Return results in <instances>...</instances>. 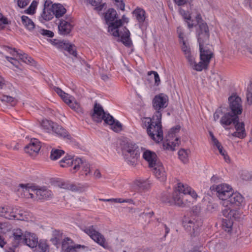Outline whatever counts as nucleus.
Instances as JSON below:
<instances>
[{
  "instance_id": "obj_1",
  "label": "nucleus",
  "mask_w": 252,
  "mask_h": 252,
  "mask_svg": "<svg viewBox=\"0 0 252 252\" xmlns=\"http://www.w3.org/2000/svg\"><path fill=\"white\" fill-rule=\"evenodd\" d=\"M244 202V197L239 192H232L226 200L221 202L225 207L222 210V213L225 218H240L241 214L237 209L242 206Z\"/></svg>"
},
{
  "instance_id": "obj_2",
  "label": "nucleus",
  "mask_w": 252,
  "mask_h": 252,
  "mask_svg": "<svg viewBox=\"0 0 252 252\" xmlns=\"http://www.w3.org/2000/svg\"><path fill=\"white\" fill-rule=\"evenodd\" d=\"M162 114L159 112L155 113L153 115V123L149 125L147 128V133L153 140L157 142H159L163 140V131L161 124Z\"/></svg>"
},
{
  "instance_id": "obj_3",
  "label": "nucleus",
  "mask_w": 252,
  "mask_h": 252,
  "mask_svg": "<svg viewBox=\"0 0 252 252\" xmlns=\"http://www.w3.org/2000/svg\"><path fill=\"white\" fill-rule=\"evenodd\" d=\"M118 14L114 8H109L104 15L105 19L107 24H109L108 31L112 32V35L115 37H119L120 34L118 28L122 25L121 20H114L118 18Z\"/></svg>"
},
{
  "instance_id": "obj_4",
  "label": "nucleus",
  "mask_w": 252,
  "mask_h": 252,
  "mask_svg": "<svg viewBox=\"0 0 252 252\" xmlns=\"http://www.w3.org/2000/svg\"><path fill=\"white\" fill-rule=\"evenodd\" d=\"M122 150L127 163L132 166L135 165L140 155L138 146L135 144L127 142L123 146Z\"/></svg>"
},
{
  "instance_id": "obj_5",
  "label": "nucleus",
  "mask_w": 252,
  "mask_h": 252,
  "mask_svg": "<svg viewBox=\"0 0 252 252\" xmlns=\"http://www.w3.org/2000/svg\"><path fill=\"white\" fill-rule=\"evenodd\" d=\"M180 129V126H177L171 128L165 137V141L162 143L163 148L165 150L174 151L175 147L179 145L180 139L176 136Z\"/></svg>"
},
{
  "instance_id": "obj_6",
  "label": "nucleus",
  "mask_w": 252,
  "mask_h": 252,
  "mask_svg": "<svg viewBox=\"0 0 252 252\" xmlns=\"http://www.w3.org/2000/svg\"><path fill=\"white\" fill-rule=\"evenodd\" d=\"M57 46L59 48L64 49L67 51L70 55H73L75 59L69 58L68 59L67 63L72 67L73 70H76V68L78 67L81 63L80 61L77 59V52L75 46L68 42L67 41H60L58 43Z\"/></svg>"
},
{
  "instance_id": "obj_7",
  "label": "nucleus",
  "mask_w": 252,
  "mask_h": 252,
  "mask_svg": "<svg viewBox=\"0 0 252 252\" xmlns=\"http://www.w3.org/2000/svg\"><path fill=\"white\" fill-rule=\"evenodd\" d=\"M191 193V188L179 183L173 193L172 199L173 203L180 207L185 205L184 195Z\"/></svg>"
},
{
  "instance_id": "obj_8",
  "label": "nucleus",
  "mask_w": 252,
  "mask_h": 252,
  "mask_svg": "<svg viewBox=\"0 0 252 252\" xmlns=\"http://www.w3.org/2000/svg\"><path fill=\"white\" fill-rule=\"evenodd\" d=\"M220 123L224 127L232 124L234 126L236 131L243 132L245 137L246 135L244 123L243 122H239L238 116L231 117L230 112L225 113L220 119Z\"/></svg>"
},
{
  "instance_id": "obj_9",
  "label": "nucleus",
  "mask_w": 252,
  "mask_h": 252,
  "mask_svg": "<svg viewBox=\"0 0 252 252\" xmlns=\"http://www.w3.org/2000/svg\"><path fill=\"white\" fill-rule=\"evenodd\" d=\"M92 117L97 123H100L102 120L107 124H112L114 122V118L109 114L105 113L101 105L96 103L94 105Z\"/></svg>"
},
{
  "instance_id": "obj_10",
  "label": "nucleus",
  "mask_w": 252,
  "mask_h": 252,
  "mask_svg": "<svg viewBox=\"0 0 252 252\" xmlns=\"http://www.w3.org/2000/svg\"><path fill=\"white\" fill-rule=\"evenodd\" d=\"M199 52L200 62L197 63L195 62L192 66L193 69L197 71H201L203 69H207L211 59L214 56L212 51L199 50Z\"/></svg>"
},
{
  "instance_id": "obj_11",
  "label": "nucleus",
  "mask_w": 252,
  "mask_h": 252,
  "mask_svg": "<svg viewBox=\"0 0 252 252\" xmlns=\"http://www.w3.org/2000/svg\"><path fill=\"white\" fill-rule=\"evenodd\" d=\"M229 108L231 110V117L240 115L242 113L243 108L241 98L236 94H233L228 97Z\"/></svg>"
},
{
  "instance_id": "obj_12",
  "label": "nucleus",
  "mask_w": 252,
  "mask_h": 252,
  "mask_svg": "<svg viewBox=\"0 0 252 252\" xmlns=\"http://www.w3.org/2000/svg\"><path fill=\"white\" fill-rule=\"evenodd\" d=\"M183 225L191 236H195L199 232L201 222L195 219H187L183 220Z\"/></svg>"
},
{
  "instance_id": "obj_13",
  "label": "nucleus",
  "mask_w": 252,
  "mask_h": 252,
  "mask_svg": "<svg viewBox=\"0 0 252 252\" xmlns=\"http://www.w3.org/2000/svg\"><path fill=\"white\" fill-rule=\"evenodd\" d=\"M168 98L166 95L160 94L156 95L153 99V107L156 111L155 113H161V110L165 108L168 105Z\"/></svg>"
},
{
  "instance_id": "obj_14",
  "label": "nucleus",
  "mask_w": 252,
  "mask_h": 252,
  "mask_svg": "<svg viewBox=\"0 0 252 252\" xmlns=\"http://www.w3.org/2000/svg\"><path fill=\"white\" fill-rule=\"evenodd\" d=\"M84 245L75 244L73 240L68 237L65 238L62 242L61 252H78L81 248L85 249Z\"/></svg>"
},
{
  "instance_id": "obj_15",
  "label": "nucleus",
  "mask_w": 252,
  "mask_h": 252,
  "mask_svg": "<svg viewBox=\"0 0 252 252\" xmlns=\"http://www.w3.org/2000/svg\"><path fill=\"white\" fill-rule=\"evenodd\" d=\"M199 50L212 51L209 44L210 33H196Z\"/></svg>"
},
{
  "instance_id": "obj_16",
  "label": "nucleus",
  "mask_w": 252,
  "mask_h": 252,
  "mask_svg": "<svg viewBox=\"0 0 252 252\" xmlns=\"http://www.w3.org/2000/svg\"><path fill=\"white\" fill-rule=\"evenodd\" d=\"M217 194L221 201H225L232 192L230 187L226 184H220L216 188Z\"/></svg>"
},
{
  "instance_id": "obj_17",
  "label": "nucleus",
  "mask_w": 252,
  "mask_h": 252,
  "mask_svg": "<svg viewBox=\"0 0 252 252\" xmlns=\"http://www.w3.org/2000/svg\"><path fill=\"white\" fill-rule=\"evenodd\" d=\"M13 246L17 247L20 243H24L25 237H28L26 235V231L24 232L20 228L14 229L12 231Z\"/></svg>"
},
{
  "instance_id": "obj_18",
  "label": "nucleus",
  "mask_w": 252,
  "mask_h": 252,
  "mask_svg": "<svg viewBox=\"0 0 252 252\" xmlns=\"http://www.w3.org/2000/svg\"><path fill=\"white\" fill-rule=\"evenodd\" d=\"M18 190L23 192V196L26 198H33L35 193L36 186L31 184H20Z\"/></svg>"
},
{
  "instance_id": "obj_19",
  "label": "nucleus",
  "mask_w": 252,
  "mask_h": 252,
  "mask_svg": "<svg viewBox=\"0 0 252 252\" xmlns=\"http://www.w3.org/2000/svg\"><path fill=\"white\" fill-rule=\"evenodd\" d=\"M41 147L40 142L37 139H33L25 147V151L30 155L33 156L38 153Z\"/></svg>"
},
{
  "instance_id": "obj_20",
  "label": "nucleus",
  "mask_w": 252,
  "mask_h": 252,
  "mask_svg": "<svg viewBox=\"0 0 252 252\" xmlns=\"http://www.w3.org/2000/svg\"><path fill=\"white\" fill-rule=\"evenodd\" d=\"M142 156L143 158L148 162L150 167L157 165V163L159 162L156 154L150 150H145Z\"/></svg>"
},
{
  "instance_id": "obj_21",
  "label": "nucleus",
  "mask_w": 252,
  "mask_h": 252,
  "mask_svg": "<svg viewBox=\"0 0 252 252\" xmlns=\"http://www.w3.org/2000/svg\"><path fill=\"white\" fill-rule=\"evenodd\" d=\"M37 200L48 199L52 197V191L46 188H38L36 186L35 193Z\"/></svg>"
},
{
  "instance_id": "obj_22",
  "label": "nucleus",
  "mask_w": 252,
  "mask_h": 252,
  "mask_svg": "<svg viewBox=\"0 0 252 252\" xmlns=\"http://www.w3.org/2000/svg\"><path fill=\"white\" fill-rule=\"evenodd\" d=\"M74 166L73 169L75 170H78L80 167H82V170L84 171L85 175L87 176L90 173V168L89 163L84 161L82 159L77 158L75 159Z\"/></svg>"
},
{
  "instance_id": "obj_23",
  "label": "nucleus",
  "mask_w": 252,
  "mask_h": 252,
  "mask_svg": "<svg viewBox=\"0 0 252 252\" xmlns=\"http://www.w3.org/2000/svg\"><path fill=\"white\" fill-rule=\"evenodd\" d=\"M72 28L71 24L67 21L62 20L60 21L58 26L59 32L62 35H67L69 34Z\"/></svg>"
},
{
  "instance_id": "obj_24",
  "label": "nucleus",
  "mask_w": 252,
  "mask_h": 252,
  "mask_svg": "<svg viewBox=\"0 0 252 252\" xmlns=\"http://www.w3.org/2000/svg\"><path fill=\"white\" fill-rule=\"evenodd\" d=\"M0 216L8 220L20 219L18 218L17 216L12 211L11 209L7 207H0Z\"/></svg>"
},
{
  "instance_id": "obj_25",
  "label": "nucleus",
  "mask_w": 252,
  "mask_h": 252,
  "mask_svg": "<svg viewBox=\"0 0 252 252\" xmlns=\"http://www.w3.org/2000/svg\"><path fill=\"white\" fill-rule=\"evenodd\" d=\"M26 235L28 237H25L26 239L24 244L32 248L36 247L38 243L36 236L34 234L27 231H26Z\"/></svg>"
},
{
  "instance_id": "obj_26",
  "label": "nucleus",
  "mask_w": 252,
  "mask_h": 252,
  "mask_svg": "<svg viewBox=\"0 0 252 252\" xmlns=\"http://www.w3.org/2000/svg\"><path fill=\"white\" fill-rule=\"evenodd\" d=\"M132 13L135 16L140 27H141L144 24L146 19L145 11L141 8L137 7L133 11Z\"/></svg>"
},
{
  "instance_id": "obj_27",
  "label": "nucleus",
  "mask_w": 252,
  "mask_h": 252,
  "mask_svg": "<svg viewBox=\"0 0 252 252\" xmlns=\"http://www.w3.org/2000/svg\"><path fill=\"white\" fill-rule=\"evenodd\" d=\"M151 168H153V172L158 179H159L161 181L165 180V173L159 162L157 163V165L152 166Z\"/></svg>"
},
{
  "instance_id": "obj_28",
  "label": "nucleus",
  "mask_w": 252,
  "mask_h": 252,
  "mask_svg": "<svg viewBox=\"0 0 252 252\" xmlns=\"http://www.w3.org/2000/svg\"><path fill=\"white\" fill-rule=\"evenodd\" d=\"M53 12L56 18L62 17L66 12V9L60 3H54L51 7Z\"/></svg>"
},
{
  "instance_id": "obj_29",
  "label": "nucleus",
  "mask_w": 252,
  "mask_h": 252,
  "mask_svg": "<svg viewBox=\"0 0 252 252\" xmlns=\"http://www.w3.org/2000/svg\"><path fill=\"white\" fill-rule=\"evenodd\" d=\"M150 187V183L145 180H136L133 183L134 189L139 191L148 189Z\"/></svg>"
},
{
  "instance_id": "obj_30",
  "label": "nucleus",
  "mask_w": 252,
  "mask_h": 252,
  "mask_svg": "<svg viewBox=\"0 0 252 252\" xmlns=\"http://www.w3.org/2000/svg\"><path fill=\"white\" fill-rule=\"evenodd\" d=\"M130 32L126 28H123V32L121 36V41L126 47H130L131 46L132 43L130 38Z\"/></svg>"
},
{
  "instance_id": "obj_31",
  "label": "nucleus",
  "mask_w": 252,
  "mask_h": 252,
  "mask_svg": "<svg viewBox=\"0 0 252 252\" xmlns=\"http://www.w3.org/2000/svg\"><path fill=\"white\" fill-rule=\"evenodd\" d=\"M52 130L61 137L64 138L66 137L68 139H70L71 138V136L68 134V132L65 129H64L62 126H59L56 123L54 127H53Z\"/></svg>"
},
{
  "instance_id": "obj_32",
  "label": "nucleus",
  "mask_w": 252,
  "mask_h": 252,
  "mask_svg": "<svg viewBox=\"0 0 252 252\" xmlns=\"http://www.w3.org/2000/svg\"><path fill=\"white\" fill-rule=\"evenodd\" d=\"M10 53L13 56L17 55L21 61L27 64H33L34 62L31 57H29L27 54L25 53H19L15 49H14L12 52H10Z\"/></svg>"
},
{
  "instance_id": "obj_33",
  "label": "nucleus",
  "mask_w": 252,
  "mask_h": 252,
  "mask_svg": "<svg viewBox=\"0 0 252 252\" xmlns=\"http://www.w3.org/2000/svg\"><path fill=\"white\" fill-rule=\"evenodd\" d=\"M21 20L23 25L28 30L31 31L35 28V25L32 21L28 16L23 15L21 17Z\"/></svg>"
},
{
  "instance_id": "obj_34",
  "label": "nucleus",
  "mask_w": 252,
  "mask_h": 252,
  "mask_svg": "<svg viewBox=\"0 0 252 252\" xmlns=\"http://www.w3.org/2000/svg\"><path fill=\"white\" fill-rule=\"evenodd\" d=\"M92 239L101 246L104 248L106 247L107 244L106 243L105 239L104 237L99 232H97L96 233H95V234L93 236Z\"/></svg>"
},
{
  "instance_id": "obj_35",
  "label": "nucleus",
  "mask_w": 252,
  "mask_h": 252,
  "mask_svg": "<svg viewBox=\"0 0 252 252\" xmlns=\"http://www.w3.org/2000/svg\"><path fill=\"white\" fill-rule=\"evenodd\" d=\"M75 159H72L70 156L65 157L60 162V165L62 167H67L73 165H74Z\"/></svg>"
},
{
  "instance_id": "obj_36",
  "label": "nucleus",
  "mask_w": 252,
  "mask_h": 252,
  "mask_svg": "<svg viewBox=\"0 0 252 252\" xmlns=\"http://www.w3.org/2000/svg\"><path fill=\"white\" fill-rule=\"evenodd\" d=\"M64 152L62 150L53 148L51 150L50 158L52 160H55L59 159L62 156L64 155Z\"/></svg>"
},
{
  "instance_id": "obj_37",
  "label": "nucleus",
  "mask_w": 252,
  "mask_h": 252,
  "mask_svg": "<svg viewBox=\"0 0 252 252\" xmlns=\"http://www.w3.org/2000/svg\"><path fill=\"white\" fill-rule=\"evenodd\" d=\"M54 14L53 12L52 8L43 9V11L41 14V17L43 20L45 21H49L51 20L54 16Z\"/></svg>"
},
{
  "instance_id": "obj_38",
  "label": "nucleus",
  "mask_w": 252,
  "mask_h": 252,
  "mask_svg": "<svg viewBox=\"0 0 252 252\" xmlns=\"http://www.w3.org/2000/svg\"><path fill=\"white\" fill-rule=\"evenodd\" d=\"M59 187L61 188L64 189H65L71 190L72 191H77L78 190V187L74 185L69 183L68 182H62L60 185Z\"/></svg>"
},
{
  "instance_id": "obj_39",
  "label": "nucleus",
  "mask_w": 252,
  "mask_h": 252,
  "mask_svg": "<svg viewBox=\"0 0 252 252\" xmlns=\"http://www.w3.org/2000/svg\"><path fill=\"white\" fill-rule=\"evenodd\" d=\"M52 235L51 241L54 245H57L62 238V233L60 231L55 230L53 231Z\"/></svg>"
},
{
  "instance_id": "obj_40",
  "label": "nucleus",
  "mask_w": 252,
  "mask_h": 252,
  "mask_svg": "<svg viewBox=\"0 0 252 252\" xmlns=\"http://www.w3.org/2000/svg\"><path fill=\"white\" fill-rule=\"evenodd\" d=\"M56 123H53V122L48 120H43L41 123V126L43 128L47 130H52L53 127H54Z\"/></svg>"
},
{
  "instance_id": "obj_41",
  "label": "nucleus",
  "mask_w": 252,
  "mask_h": 252,
  "mask_svg": "<svg viewBox=\"0 0 252 252\" xmlns=\"http://www.w3.org/2000/svg\"><path fill=\"white\" fill-rule=\"evenodd\" d=\"M87 2L93 6H95V9L101 11L103 8L104 4H101L102 0H87Z\"/></svg>"
},
{
  "instance_id": "obj_42",
  "label": "nucleus",
  "mask_w": 252,
  "mask_h": 252,
  "mask_svg": "<svg viewBox=\"0 0 252 252\" xmlns=\"http://www.w3.org/2000/svg\"><path fill=\"white\" fill-rule=\"evenodd\" d=\"M196 33H210L209 28L206 22L199 23L196 29Z\"/></svg>"
},
{
  "instance_id": "obj_43",
  "label": "nucleus",
  "mask_w": 252,
  "mask_h": 252,
  "mask_svg": "<svg viewBox=\"0 0 252 252\" xmlns=\"http://www.w3.org/2000/svg\"><path fill=\"white\" fill-rule=\"evenodd\" d=\"M214 145H215L216 147L218 148L220 154L223 157V158L225 159V160L227 162L228 161H229V158L227 156L225 151L223 149L219 141H218L217 142L214 144Z\"/></svg>"
},
{
  "instance_id": "obj_44",
  "label": "nucleus",
  "mask_w": 252,
  "mask_h": 252,
  "mask_svg": "<svg viewBox=\"0 0 252 252\" xmlns=\"http://www.w3.org/2000/svg\"><path fill=\"white\" fill-rule=\"evenodd\" d=\"M0 100L2 102L10 104L11 106L15 105L17 102V100L15 98L9 95H3Z\"/></svg>"
},
{
  "instance_id": "obj_45",
  "label": "nucleus",
  "mask_w": 252,
  "mask_h": 252,
  "mask_svg": "<svg viewBox=\"0 0 252 252\" xmlns=\"http://www.w3.org/2000/svg\"><path fill=\"white\" fill-rule=\"evenodd\" d=\"M178 156L180 159L184 163L188 161V152L184 149H181L178 152Z\"/></svg>"
},
{
  "instance_id": "obj_46",
  "label": "nucleus",
  "mask_w": 252,
  "mask_h": 252,
  "mask_svg": "<svg viewBox=\"0 0 252 252\" xmlns=\"http://www.w3.org/2000/svg\"><path fill=\"white\" fill-rule=\"evenodd\" d=\"M37 35L38 33L41 34L43 36L48 37H53L54 35V33L53 32L48 30H45L43 29L38 28V30L36 31Z\"/></svg>"
},
{
  "instance_id": "obj_47",
  "label": "nucleus",
  "mask_w": 252,
  "mask_h": 252,
  "mask_svg": "<svg viewBox=\"0 0 252 252\" xmlns=\"http://www.w3.org/2000/svg\"><path fill=\"white\" fill-rule=\"evenodd\" d=\"M226 219H224L223 220V226L228 229V231H229L231 229L233 225V219L237 220L234 218H226Z\"/></svg>"
},
{
  "instance_id": "obj_48",
  "label": "nucleus",
  "mask_w": 252,
  "mask_h": 252,
  "mask_svg": "<svg viewBox=\"0 0 252 252\" xmlns=\"http://www.w3.org/2000/svg\"><path fill=\"white\" fill-rule=\"evenodd\" d=\"M10 24V21H9L6 17L0 13V30H3L5 28V25Z\"/></svg>"
},
{
  "instance_id": "obj_49",
  "label": "nucleus",
  "mask_w": 252,
  "mask_h": 252,
  "mask_svg": "<svg viewBox=\"0 0 252 252\" xmlns=\"http://www.w3.org/2000/svg\"><path fill=\"white\" fill-rule=\"evenodd\" d=\"M111 126V128L115 132H119L122 129V126L118 121L114 119V122L112 124H109Z\"/></svg>"
},
{
  "instance_id": "obj_50",
  "label": "nucleus",
  "mask_w": 252,
  "mask_h": 252,
  "mask_svg": "<svg viewBox=\"0 0 252 252\" xmlns=\"http://www.w3.org/2000/svg\"><path fill=\"white\" fill-rule=\"evenodd\" d=\"M180 42L182 44L181 48L183 52L184 53L185 55H187L191 52L190 49L188 46V44L186 42L185 40H182Z\"/></svg>"
},
{
  "instance_id": "obj_51",
  "label": "nucleus",
  "mask_w": 252,
  "mask_h": 252,
  "mask_svg": "<svg viewBox=\"0 0 252 252\" xmlns=\"http://www.w3.org/2000/svg\"><path fill=\"white\" fill-rule=\"evenodd\" d=\"M84 231L89 235L92 238L94 235L98 231H96L94 228L93 226H90L88 227H86L84 229Z\"/></svg>"
},
{
  "instance_id": "obj_52",
  "label": "nucleus",
  "mask_w": 252,
  "mask_h": 252,
  "mask_svg": "<svg viewBox=\"0 0 252 252\" xmlns=\"http://www.w3.org/2000/svg\"><path fill=\"white\" fill-rule=\"evenodd\" d=\"M37 3L35 1H33L30 6L26 10V13L29 14H33L35 12V8L37 6Z\"/></svg>"
},
{
  "instance_id": "obj_53",
  "label": "nucleus",
  "mask_w": 252,
  "mask_h": 252,
  "mask_svg": "<svg viewBox=\"0 0 252 252\" xmlns=\"http://www.w3.org/2000/svg\"><path fill=\"white\" fill-rule=\"evenodd\" d=\"M155 120H153V117L152 118H144L142 119V126H145L146 127V129L149 127V125L151 126V124L153 123V122Z\"/></svg>"
},
{
  "instance_id": "obj_54",
  "label": "nucleus",
  "mask_w": 252,
  "mask_h": 252,
  "mask_svg": "<svg viewBox=\"0 0 252 252\" xmlns=\"http://www.w3.org/2000/svg\"><path fill=\"white\" fill-rule=\"evenodd\" d=\"M241 178L243 180L246 181L252 180V172L244 171L241 174Z\"/></svg>"
},
{
  "instance_id": "obj_55",
  "label": "nucleus",
  "mask_w": 252,
  "mask_h": 252,
  "mask_svg": "<svg viewBox=\"0 0 252 252\" xmlns=\"http://www.w3.org/2000/svg\"><path fill=\"white\" fill-rule=\"evenodd\" d=\"M152 74H153L154 75L155 85L156 86H158L160 82V78L158 73H157V72L155 71H151L148 72V75H151Z\"/></svg>"
},
{
  "instance_id": "obj_56",
  "label": "nucleus",
  "mask_w": 252,
  "mask_h": 252,
  "mask_svg": "<svg viewBox=\"0 0 252 252\" xmlns=\"http://www.w3.org/2000/svg\"><path fill=\"white\" fill-rule=\"evenodd\" d=\"M247 100L249 104H252V87H249L247 93Z\"/></svg>"
},
{
  "instance_id": "obj_57",
  "label": "nucleus",
  "mask_w": 252,
  "mask_h": 252,
  "mask_svg": "<svg viewBox=\"0 0 252 252\" xmlns=\"http://www.w3.org/2000/svg\"><path fill=\"white\" fill-rule=\"evenodd\" d=\"M30 2V0H18V6L21 8H25Z\"/></svg>"
},
{
  "instance_id": "obj_58",
  "label": "nucleus",
  "mask_w": 252,
  "mask_h": 252,
  "mask_svg": "<svg viewBox=\"0 0 252 252\" xmlns=\"http://www.w3.org/2000/svg\"><path fill=\"white\" fill-rule=\"evenodd\" d=\"M185 57L187 59L190 65L192 67L195 63V62L194 58L191 55V52L187 55H186Z\"/></svg>"
},
{
  "instance_id": "obj_59",
  "label": "nucleus",
  "mask_w": 252,
  "mask_h": 252,
  "mask_svg": "<svg viewBox=\"0 0 252 252\" xmlns=\"http://www.w3.org/2000/svg\"><path fill=\"white\" fill-rule=\"evenodd\" d=\"M69 106L73 110L78 111L80 109V105L76 101L74 102L71 101V103L68 104Z\"/></svg>"
},
{
  "instance_id": "obj_60",
  "label": "nucleus",
  "mask_w": 252,
  "mask_h": 252,
  "mask_svg": "<svg viewBox=\"0 0 252 252\" xmlns=\"http://www.w3.org/2000/svg\"><path fill=\"white\" fill-rule=\"evenodd\" d=\"M222 114V111L221 107L217 109L214 114V120L215 121H217L220 118V115Z\"/></svg>"
},
{
  "instance_id": "obj_61",
  "label": "nucleus",
  "mask_w": 252,
  "mask_h": 252,
  "mask_svg": "<svg viewBox=\"0 0 252 252\" xmlns=\"http://www.w3.org/2000/svg\"><path fill=\"white\" fill-rule=\"evenodd\" d=\"M5 58L6 59V60L10 62L13 65H14L16 67H18L19 62L17 61V59H15L14 58L9 57L8 56H6Z\"/></svg>"
},
{
  "instance_id": "obj_62",
  "label": "nucleus",
  "mask_w": 252,
  "mask_h": 252,
  "mask_svg": "<svg viewBox=\"0 0 252 252\" xmlns=\"http://www.w3.org/2000/svg\"><path fill=\"white\" fill-rule=\"evenodd\" d=\"M61 98L68 105L72 101V96L67 94H65V95L63 96Z\"/></svg>"
},
{
  "instance_id": "obj_63",
  "label": "nucleus",
  "mask_w": 252,
  "mask_h": 252,
  "mask_svg": "<svg viewBox=\"0 0 252 252\" xmlns=\"http://www.w3.org/2000/svg\"><path fill=\"white\" fill-rule=\"evenodd\" d=\"M38 247L42 252H46L48 249V245L45 243L40 242L38 244Z\"/></svg>"
},
{
  "instance_id": "obj_64",
  "label": "nucleus",
  "mask_w": 252,
  "mask_h": 252,
  "mask_svg": "<svg viewBox=\"0 0 252 252\" xmlns=\"http://www.w3.org/2000/svg\"><path fill=\"white\" fill-rule=\"evenodd\" d=\"M177 32L178 34V37L180 39V41H181L182 40H184V33L183 32V29L181 27H179L177 28Z\"/></svg>"
}]
</instances>
